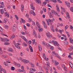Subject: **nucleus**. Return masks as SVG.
Wrapping results in <instances>:
<instances>
[{
    "label": "nucleus",
    "mask_w": 73,
    "mask_h": 73,
    "mask_svg": "<svg viewBox=\"0 0 73 73\" xmlns=\"http://www.w3.org/2000/svg\"><path fill=\"white\" fill-rule=\"evenodd\" d=\"M46 21L47 23V24L48 25H49V22L50 23V25H52V23H53V20H51L50 19H48V20L46 19Z\"/></svg>",
    "instance_id": "f257e3e1"
},
{
    "label": "nucleus",
    "mask_w": 73,
    "mask_h": 73,
    "mask_svg": "<svg viewBox=\"0 0 73 73\" xmlns=\"http://www.w3.org/2000/svg\"><path fill=\"white\" fill-rule=\"evenodd\" d=\"M53 44L55 46H60V45H59V44H58V43L57 42V41H55L54 40V41H53Z\"/></svg>",
    "instance_id": "f03ea898"
},
{
    "label": "nucleus",
    "mask_w": 73,
    "mask_h": 73,
    "mask_svg": "<svg viewBox=\"0 0 73 73\" xmlns=\"http://www.w3.org/2000/svg\"><path fill=\"white\" fill-rule=\"evenodd\" d=\"M33 34L34 37H35L36 38H37V34H36V32L35 30H33Z\"/></svg>",
    "instance_id": "7ed1b4c3"
},
{
    "label": "nucleus",
    "mask_w": 73,
    "mask_h": 73,
    "mask_svg": "<svg viewBox=\"0 0 73 73\" xmlns=\"http://www.w3.org/2000/svg\"><path fill=\"white\" fill-rule=\"evenodd\" d=\"M46 36L48 37V38L50 39L51 37H52V36L50 35L49 33L47 32L46 34Z\"/></svg>",
    "instance_id": "20e7f679"
},
{
    "label": "nucleus",
    "mask_w": 73,
    "mask_h": 73,
    "mask_svg": "<svg viewBox=\"0 0 73 73\" xmlns=\"http://www.w3.org/2000/svg\"><path fill=\"white\" fill-rule=\"evenodd\" d=\"M19 45H20V43H17L15 45V46L18 49H21V48L19 46Z\"/></svg>",
    "instance_id": "39448f33"
},
{
    "label": "nucleus",
    "mask_w": 73,
    "mask_h": 73,
    "mask_svg": "<svg viewBox=\"0 0 73 73\" xmlns=\"http://www.w3.org/2000/svg\"><path fill=\"white\" fill-rule=\"evenodd\" d=\"M21 9L22 12H23V11H24V5L23 4H21Z\"/></svg>",
    "instance_id": "423d86ee"
},
{
    "label": "nucleus",
    "mask_w": 73,
    "mask_h": 73,
    "mask_svg": "<svg viewBox=\"0 0 73 73\" xmlns=\"http://www.w3.org/2000/svg\"><path fill=\"white\" fill-rule=\"evenodd\" d=\"M42 23L44 28H45V29H46V28H47V25H46L45 24V21H42Z\"/></svg>",
    "instance_id": "0eeeda50"
},
{
    "label": "nucleus",
    "mask_w": 73,
    "mask_h": 73,
    "mask_svg": "<svg viewBox=\"0 0 73 73\" xmlns=\"http://www.w3.org/2000/svg\"><path fill=\"white\" fill-rule=\"evenodd\" d=\"M65 4H66V5H67V7H68V8H70V3H69V2H65Z\"/></svg>",
    "instance_id": "6e6552de"
},
{
    "label": "nucleus",
    "mask_w": 73,
    "mask_h": 73,
    "mask_svg": "<svg viewBox=\"0 0 73 73\" xmlns=\"http://www.w3.org/2000/svg\"><path fill=\"white\" fill-rule=\"evenodd\" d=\"M56 7L57 8V12H58V13H59L60 12V9H59V7H58V5H56Z\"/></svg>",
    "instance_id": "1a4fd4ad"
},
{
    "label": "nucleus",
    "mask_w": 73,
    "mask_h": 73,
    "mask_svg": "<svg viewBox=\"0 0 73 73\" xmlns=\"http://www.w3.org/2000/svg\"><path fill=\"white\" fill-rule=\"evenodd\" d=\"M31 9L33 11H35V7L33 6V4H31Z\"/></svg>",
    "instance_id": "9d476101"
},
{
    "label": "nucleus",
    "mask_w": 73,
    "mask_h": 73,
    "mask_svg": "<svg viewBox=\"0 0 73 73\" xmlns=\"http://www.w3.org/2000/svg\"><path fill=\"white\" fill-rule=\"evenodd\" d=\"M69 50L70 51L72 50H73V46L71 45L69 47Z\"/></svg>",
    "instance_id": "9b49d317"
},
{
    "label": "nucleus",
    "mask_w": 73,
    "mask_h": 73,
    "mask_svg": "<svg viewBox=\"0 0 73 73\" xmlns=\"http://www.w3.org/2000/svg\"><path fill=\"white\" fill-rule=\"evenodd\" d=\"M51 12H52V13L53 14H54L55 15H58V14L56 12H55V11H54V10H51Z\"/></svg>",
    "instance_id": "f8f14e48"
},
{
    "label": "nucleus",
    "mask_w": 73,
    "mask_h": 73,
    "mask_svg": "<svg viewBox=\"0 0 73 73\" xmlns=\"http://www.w3.org/2000/svg\"><path fill=\"white\" fill-rule=\"evenodd\" d=\"M14 65H15L16 66H17L19 67V68L21 66V65H20V64L19 63H16L15 62H14Z\"/></svg>",
    "instance_id": "ddd939ff"
},
{
    "label": "nucleus",
    "mask_w": 73,
    "mask_h": 73,
    "mask_svg": "<svg viewBox=\"0 0 73 73\" xmlns=\"http://www.w3.org/2000/svg\"><path fill=\"white\" fill-rule=\"evenodd\" d=\"M0 12L1 14H4V10L1 8H0Z\"/></svg>",
    "instance_id": "4468645a"
},
{
    "label": "nucleus",
    "mask_w": 73,
    "mask_h": 73,
    "mask_svg": "<svg viewBox=\"0 0 73 73\" xmlns=\"http://www.w3.org/2000/svg\"><path fill=\"white\" fill-rule=\"evenodd\" d=\"M35 1L38 4H41V2L39 0H35Z\"/></svg>",
    "instance_id": "2eb2a0df"
},
{
    "label": "nucleus",
    "mask_w": 73,
    "mask_h": 73,
    "mask_svg": "<svg viewBox=\"0 0 73 73\" xmlns=\"http://www.w3.org/2000/svg\"><path fill=\"white\" fill-rule=\"evenodd\" d=\"M5 16L6 17H9V14L7 13L6 12L5 13Z\"/></svg>",
    "instance_id": "dca6fc26"
},
{
    "label": "nucleus",
    "mask_w": 73,
    "mask_h": 73,
    "mask_svg": "<svg viewBox=\"0 0 73 73\" xmlns=\"http://www.w3.org/2000/svg\"><path fill=\"white\" fill-rule=\"evenodd\" d=\"M53 16H54L53 14V13H50V18H52V17H53Z\"/></svg>",
    "instance_id": "f3484780"
},
{
    "label": "nucleus",
    "mask_w": 73,
    "mask_h": 73,
    "mask_svg": "<svg viewBox=\"0 0 73 73\" xmlns=\"http://www.w3.org/2000/svg\"><path fill=\"white\" fill-rule=\"evenodd\" d=\"M29 48L30 49L31 52H33V48H32L31 46H29Z\"/></svg>",
    "instance_id": "a211bd4d"
},
{
    "label": "nucleus",
    "mask_w": 73,
    "mask_h": 73,
    "mask_svg": "<svg viewBox=\"0 0 73 73\" xmlns=\"http://www.w3.org/2000/svg\"><path fill=\"white\" fill-rule=\"evenodd\" d=\"M22 38L23 39V40H24L25 41H27V40L26 38H25V37H24V36H23L22 37Z\"/></svg>",
    "instance_id": "6ab92c4d"
},
{
    "label": "nucleus",
    "mask_w": 73,
    "mask_h": 73,
    "mask_svg": "<svg viewBox=\"0 0 73 73\" xmlns=\"http://www.w3.org/2000/svg\"><path fill=\"white\" fill-rule=\"evenodd\" d=\"M30 70L31 71H32V72H35V71H36V69L35 68H30Z\"/></svg>",
    "instance_id": "aec40b11"
},
{
    "label": "nucleus",
    "mask_w": 73,
    "mask_h": 73,
    "mask_svg": "<svg viewBox=\"0 0 73 73\" xmlns=\"http://www.w3.org/2000/svg\"><path fill=\"white\" fill-rule=\"evenodd\" d=\"M66 15H67V17H68V19H70V17L69 16V13L66 12Z\"/></svg>",
    "instance_id": "412c9836"
},
{
    "label": "nucleus",
    "mask_w": 73,
    "mask_h": 73,
    "mask_svg": "<svg viewBox=\"0 0 73 73\" xmlns=\"http://www.w3.org/2000/svg\"><path fill=\"white\" fill-rule=\"evenodd\" d=\"M61 9L62 10V12H65V8L61 7Z\"/></svg>",
    "instance_id": "4be33fe9"
},
{
    "label": "nucleus",
    "mask_w": 73,
    "mask_h": 73,
    "mask_svg": "<svg viewBox=\"0 0 73 73\" xmlns=\"http://www.w3.org/2000/svg\"><path fill=\"white\" fill-rule=\"evenodd\" d=\"M4 70V69H3L2 68V67L1 66V65H0V72H2L3 70Z\"/></svg>",
    "instance_id": "5701e85b"
},
{
    "label": "nucleus",
    "mask_w": 73,
    "mask_h": 73,
    "mask_svg": "<svg viewBox=\"0 0 73 73\" xmlns=\"http://www.w3.org/2000/svg\"><path fill=\"white\" fill-rule=\"evenodd\" d=\"M54 61H55V63H54V65L55 66H57V65H58V64H59L58 63V62H56V61L55 60Z\"/></svg>",
    "instance_id": "b1692460"
},
{
    "label": "nucleus",
    "mask_w": 73,
    "mask_h": 73,
    "mask_svg": "<svg viewBox=\"0 0 73 73\" xmlns=\"http://www.w3.org/2000/svg\"><path fill=\"white\" fill-rule=\"evenodd\" d=\"M16 27L15 26H13V32H15V31H16Z\"/></svg>",
    "instance_id": "393cba45"
},
{
    "label": "nucleus",
    "mask_w": 73,
    "mask_h": 73,
    "mask_svg": "<svg viewBox=\"0 0 73 73\" xmlns=\"http://www.w3.org/2000/svg\"><path fill=\"white\" fill-rule=\"evenodd\" d=\"M9 52H12L13 51V50L12 48H10L9 49Z\"/></svg>",
    "instance_id": "a878e982"
},
{
    "label": "nucleus",
    "mask_w": 73,
    "mask_h": 73,
    "mask_svg": "<svg viewBox=\"0 0 73 73\" xmlns=\"http://www.w3.org/2000/svg\"><path fill=\"white\" fill-rule=\"evenodd\" d=\"M42 55L43 58H44V59H46V56H45V53H43L42 54Z\"/></svg>",
    "instance_id": "bb28decb"
},
{
    "label": "nucleus",
    "mask_w": 73,
    "mask_h": 73,
    "mask_svg": "<svg viewBox=\"0 0 73 73\" xmlns=\"http://www.w3.org/2000/svg\"><path fill=\"white\" fill-rule=\"evenodd\" d=\"M39 49V51H41V49H42V48H41V46H38Z\"/></svg>",
    "instance_id": "cd10ccee"
},
{
    "label": "nucleus",
    "mask_w": 73,
    "mask_h": 73,
    "mask_svg": "<svg viewBox=\"0 0 73 73\" xmlns=\"http://www.w3.org/2000/svg\"><path fill=\"white\" fill-rule=\"evenodd\" d=\"M4 21H5V22L4 21V23H5V24H6V23H7V21H8V20L7 19V18H5Z\"/></svg>",
    "instance_id": "c85d7f7f"
},
{
    "label": "nucleus",
    "mask_w": 73,
    "mask_h": 73,
    "mask_svg": "<svg viewBox=\"0 0 73 73\" xmlns=\"http://www.w3.org/2000/svg\"><path fill=\"white\" fill-rule=\"evenodd\" d=\"M23 46H27L28 45L27 44L25 43V42H23Z\"/></svg>",
    "instance_id": "c756f323"
},
{
    "label": "nucleus",
    "mask_w": 73,
    "mask_h": 73,
    "mask_svg": "<svg viewBox=\"0 0 73 73\" xmlns=\"http://www.w3.org/2000/svg\"><path fill=\"white\" fill-rule=\"evenodd\" d=\"M43 30V29L42 28H39V32H42Z\"/></svg>",
    "instance_id": "7c9ffc66"
},
{
    "label": "nucleus",
    "mask_w": 73,
    "mask_h": 73,
    "mask_svg": "<svg viewBox=\"0 0 73 73\" xmlns=\"http://www.w3.org/2000/svg\"><path fill=\"white\" fill-rule=\"evenodd\" d=\"M4 28H8V27H8V26L7 25H4Z\"/></svg>",
    "instance_id": "2f4dec72"
},
{
    "label": "nucleus",
    "mask_w": 73,
    "mask_h": 73,
    "mask_svg": "<svg viewBox=\"0 0 73 73\" xmlns=\"http://www.w3.org/2000/svg\"><path fill=\"white\" fill-rule=\"evenodd\" d=\"M64 45H68V42L67 41H65L64 42Z\"/></svg>",
    "instance_id": "473e14b6"
},
{
    "label": "nucleus",
    "mask_w": 73,
    "mask_h": 73,
    "mask_svg": "<svg viewBox=\"0 0 73 73\" xmlns=\"http://www.w3.org/2000/svg\"><path fill=\"white\" fill-rule=\"evenodd\" d=\"M34 11H33V10H31V11L30 12H29V14H32L33 13H34Z\"/></svg>",
    "instance_id": "72a5a7b5"
},
{
    "label": "nucleus",
    "mask_w": 73,
    "mask_h": 73,
    "mask_svg": "<svg viewBox=\"0 0 73 73\" xmlns=\"http://www.w3.org/2000/svg\"><path fill=\"white\" fill-rule=\"evenodd\" d=\"M4 40H5V39H4L3 38L0 37V40H1V41H3Z\"/></svg>",
    "instance_id": "f704fd0d"
},
{
    "label": "nucleus",
    "mask_w": 73,
    "mask_h": 73,
    "mask_svg": "<svg viewBox=\"0 0 73 73\" xmlns=\"http://www.w3.org/2000/svg\"><path fill=\"white\" fill-rule=\"evenodd\" d=\"M50 1L53 2V3H57L56 0H50Z\"/></svg>",
    "instance_id": "c9c22d12"
},
{
    "label": "nucleus",
    "mask_w": 73,
    "mask_h": 73,
    "mask_svg": "<svg viewBox=\"0 0 73 73\" xmlns=\"http://www.w3.org/2000/svg\"><path fill=\"white\" fill-rule=\"evenodd\" d=\"M52 54L53 55H56V54H57L55 52H52Z\"/></svg>",
    "instance_id": "e433bc0d"
},
{
    "label": "nucleus",
    "mask_w": 73,
    "mask_h": 73,
    "mask_svg": "<svg viewBox=\"0 0 73 73\" xmlns=\"http://www.w3.org/2000/svg\"><path fill=\"white\" fill-rule=\"evenodd\" d=\"M50 29L51 31H52V30L54 29V27L52 25L51 26Z\"/></svg>",
    "instance_id": "4c0bfd02"
},
{
    "label": "nucleus",
    "mask_w": 73,
    "mask_h": 73,
    "mask_svg": "<svg viewBox=\"0 0 73 73\" xmlns=\"http://www.w3.org/2000/svg\"><path fill=\"white\" fill-rule=\"evenodd\" d=\"M68 27H69V26L66 25V26L65 27V30H66L68 28Z\"/></svg>",
    "instance_id": "58836bf2"
},
{
    "label": "nucleus",
    "mask_w": 73,
    "mask_h": 73,
    "mask_svg": "<svg viewBox=\"0 0 73 73\" xmlns=\"http://www.w3.org/2000/svg\"><path fill=\"white\" fill-rule=\"evenodd\" d=\"M15 35H13L10 38L11 39H13V38H14L15 37Z\"/></svg>",
    "instance_id": "ea45409f"
},
{
    "label": "nucleus",
    "mask_w": 73,
    "mask_h": 73,
    "mask_svg": "<svg viewBox=\"0 0 73 73\" xmlns=\"http://www.w3.org/2000/svg\"><path fill=\"white\" fill-rule=\"evenodd\" d=\"M4 64L6 66H8V63H7V62H4Z\"/></svg>",
    "instance_id": "a19ab883"
},
{
    "label": "nucleus",
    "mask_w": 73,
    "mask_h": 73,
    "mask_svg": "<svg viewBox=\"0 0 73 73\" xmlns=\"http://www.w3.org/2000/svg\"><path fill=\"white\" fill-rule=\"evenodd\" d=\"M27 42V43H29L30 44H31V43H32V42L31 41V40H29V42H28V41H26Z\"/></svg>",
    "instance_id": "79ce46f5"
},
{
    "label": "nucleus",
    "mask_w": 73,
    "mask_h": 73,
    "mask_svg": "<svg viewBox=\"0 0 73 73\" xmlns=\"http://www.w3.org/2000/svg\"><path fill=\"white\" fill-rule=\"evenodd\" d=\"M15 18L16 19V20H19V17H17V15H15Z\"/></svg>",
    "instance_id": "37998d69"
},
{
    "label": "nucleus",
    "mask_w": 73,
    "mask_h": 73,
    "mask_svg": "<svg viewBox=\"0 0 73 73\" xmlns=\"http://www.w3.org/2000/svg\"><path fill=\"white\" fill-rule=\"evenodd\" d=\"M70 9L72 12H73V7H71L70 8Z\"/></svg>",
    "instance_id": "c03bdc74"
},
{
    "label": "nucleus",
    "mask_w": 73,
    "mask_h": 73,
    "mask_svg": "<svg viewBox=\"0 0 73 73\" xmlns=\"http://www.w3.org/2000/svg\"><path fill=\"white\" fill-rule=\"evenodd\" d=\"M4 45H9V42H5V43Z\"/></svg>",
    "instance_id": "a18cd8bd"
},
{
    "label": "nucleus",
    "mask_w": 73,
    "mask_h": 73,
    "mask_svg": "<svg viewBox=\"0 0 73 73\" xmlns=\"http://www.w3.org/2000/svg\"><path fill=\"white\" fill-rule=\"evenodd\" d=\"M26 17L27 18H29V14L28 13H26Z\"/></svg>",
    "instance_id": "49530a36"
},
{
    "label": "nucleus",
    "mask_w": 73,
    "mask_h": 73,
    "mask_svg": "<svg viewBox=\"0 0 73 73\" xmlns=\"http://www.w3.org/2000/svg\"><path fill=\"white\" fill-rule=\"evenodd\" d=\"M27 27H29L31 26V25L29 24V23H28L27 24Z\"/></svg>",
    "instance_id": "de8ad7c7"
},
{
    "label": "nucleus",
    "mask_w": 73,
    "mask_h": 73,
    "mask_svg": "<svg viewBox=\"0 0 73 73\" xmlns=\"http://www.w3.org/2000/svg\"><path fill=\"white\" fill-rule=\"evenodd\" d=\"M66 33L67 35H68V37H70V35H69V33H68V32H66Z\"/></svg>",
    "instance_id": "09e8293b"
},
{
    "label": "nucleus",
    "mask_w": 73,
    "mask_h": 73,
    "mask_svg": "<svg viewBox=\"0 0 73 73\" xmlns=\"http://www.w3.org/2000/svg\"><path fill=\"white\" fill-rule=\"evenodd\" d=\"M19 72H23V70L20 69L19 70Z\"/></svg>",
    "instance_id": "8fccbe9b"
},
{
    "label": "nucleus",
    "mask_w": 73,
    "mask_h": 73,
    "mask_svg": "<svg viewBox=\"0 0 73 73\" xmlns=\"http://www.w3.org/2000/svg\"><path fill=\"white\" fill-rule=\"evenodd\" d=\"M21 33H22V35H25L26 33L24 32H21Z\"/></svg>",
    "instance_id": "3c124183"
},
{
    "label": "nucleus",
    "mask_w": 73,
    "mask_h": 73,
    "mask_svg": "<svg viewBox=\"0 0 73 73\" xmlns=\"http://www.w3.org/2000/svg\"><path fill=\"white\" fill-rule=\"evenodd\" d=\"M12 70H15V68L13 67H11Z\"/></svg>",
    "instance_id": "603ef678"
},
{
    "label": "nucleus",
    "mask_w": 73,
    "mask_h": 73,
    "mask_svg": "<svg viewBox=\"0 0 73 73\" xmlns=\"http://www.w3.org/2000/svg\"><path fill=\"white\" fill-rule=\"evenodd\" d=\"M58 49L59 50H60V51H62V49L60 47H58Z\"/></svg>",
    "instance_id": "864d4df0"
},
{
    "label": "nucleus",
    "mask_w": 73,
    "mask_h": 73,
    "mask_svg": "<svg viewBox=\"0 0 73 73\" xmlns=\"http://www.w3.org/2000/svg\"><path fill=\"white\" fill-rule=\"evenodd\" d=\"M32 41H33V44H35V40L33 39L32 40Z\"/></svg>",
    "instance_id": "5fc2aeb1"
},
{
    "label": "nucleus",
    "mask_w": 73,
    "mask_h": 73,
    "mask_svg": "<svg viewBox=\"0 0 73 73\" xmlns=\"http://www.w3.org/2000/svg\"><path fill=\"white\" fill-rule=\"evenodd\" d=\"M49 69L50 71V72H51L52 73V68H49Z\"/></svg>",
    "instance_id": "6e6d98bb"
},
{
    "label": "nucleus",
    "mask_w": 73,
    "mask_h": 73,
    "mask_svg": "<svg viewBox=\"0 0 73 73\" xmlns=\"http://www.w3.org/2000/svg\"><path fill=\"white\" fill-rule=\"evenodd\" d=\"M38 36L39 38H41V36H40V35L39 34H38Z\"/></svg>",
    "instance_id": "4d7b16f0"
},
{
    "label": "nucleus",
    "mask_w": 73,
    "mask_h": 73,
    "mask_svg": "<svg viewBox=\"0 0 73 73\" xmlns=\"http://www.w3.org/2000/svg\"><path fill=\"white\" fill-rule=\"evenodd\" d=\"M57 1L59 3H62V2L60 0H57Z\"/></svg>",
    "instance_id": "13d9d810"
},
{
    "label": "nucleus",
    "mask_w": 73,
    "mask_h": 73,
    "mask_svg": "<svg viewBox=\"0 0 73 73\" xmlns=\"http://www.w3.org/2000/svg\"><path fill=\"white\" fill-rule=\"evenodd\" d=\"M46 72H48V68H46Z\"/></svg>",
    "instance_id": "bf43d9fd"
},
{
    "label": "nucleus",
    "mask_w": 73,
    "mask_h": 73,
    "mask_svg": "<svg viewBox=\"0 0 73 73\" xmlns=\"http://www.w3.org/2000/svg\"><path fill=\"white\" fill-rule=\"evenodd\" d=\"M70 29H72L73 28V26H72V25H70Z\"/></svg>",
    "instance_id": "052dcab7"
},
{
    "label": "nucleus",
    "mask_w": 73,
    "mask_h": 73,
    "mask_svg": "<svg viewBox=\"0 0 73 73\" xmlns=\"http://www.w3.org/2000/svg\"><path fill=\"white\" fill-rule=\"evenodd\" d=\"M32 25H34V26H35V25H36V24H35V23L34 22H33Z\"/></svg>",
    "instance_id": "680f3d73"
},
{
    "label": "nucleus",
    "mask_w": 73,
    "mask_h": 73,
    "mask_svg": "<svg viewBox=\"0 0 73 73\" xmlns=\"http://www.w3.org/2000/svg\"><path fill=\"white\" fill-rule=\"evenodd\" d=\"M0 31L1 32H4V30L2 29Z\"/></svg>",
    "instance_id": "e2e57ef3"
},
{
    "label": "nucleus",
    "mask_w": 73,
    "mask_h": 73,
    "mask_svg": "<svg viewBox=\"0 0 73 73\" xmlns=\"http://www.w3.org/2000/svg\"><path fill=\"white\" fill-rule=\"evenodd\" d=\"M46 4V2H44L43 3V5H45Z\"/></svg>",
    "instance_id": "0e129e2a"
},
{
    "label": "nucleus",
    "mask_w": 73,
    "mask_h": 73,
    "mask_svg": "<svg viewBox=\"0 0 73 73\" xmlns=\"http://www.w3.org/2000/svg\"><path fill=\"white\" fill-rule=\"evenodd\" d=\"M2 56L3 57H4V58H7V56H5L4 55H2Z\"/></svg>",
    "instance_id": "69168bd1"
},
{
    "label": "nucleus",
    "mask_w": 73,
    "mask_h": 73,
    "mask_svg": "<svg viewBox=\"0 0 73 73\" xmlns=\"http://www.w3.org/2000/svg\"><path fill=\"white\" fill-rule=\"evenodd\" d=\"M22 61L24 62H26V61H27V60L26 59H23Z\"/></svg>",
    "instance_id": "338daca9"
},
{
    "label": "nucleus",
    "mask_w": 73,
    "mask_h": 73,
    "mask_svg": "<svg viewBox=\"0 0 73 73\" xmlns=\"http://www.w3.org/2000/svg\"><path fill=\"white\" fill-rule=\"evenodd\" d=\"M42 10H43V11H44V12H46V9H45V8H43Z\"/></svg>",
    "instance_id": "774afa93"
}]
</instances>
